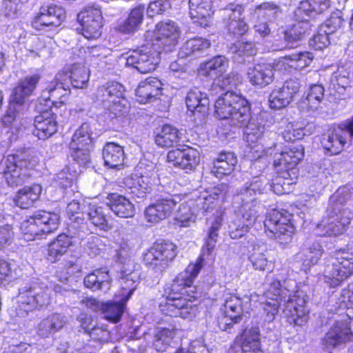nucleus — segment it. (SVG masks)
<instances>
[{"mask_svg": "<svg viewBox=\"0 0 353 353\" xmlns=\"http://www.w3.org/2000/svg\"><path fill=\"white\" fill-rule=\"evenodd\" d=\"M330 6V0H304L300 2L294 12V16L298 18L309 19L310 17L325 12Z\"/></svg>", "mask_w": 353, "mask_h": 353, "instance_id": "a19ab883", "label": "nucleus"}, {"mask_svg": "<svg viewBox=\"0 0 353 353\" xmlns=\"http://www.w3.org/2000/svg\"><path fill=\"white\" fill-rule=\"evenodd\" d=\"M330 44V39L328 33L324 27L322 26L318 33L314 34L312 39L310 41V46L314 50H322L328 46Z\"/></svg>", "mask_w": 353, "mask_h": 353, "instance_id": "774afa93", "label": "nucleus"}, {"mask_svg": "<svg viewBox=\"0 0 353 353\" xmlns=\"http://www.w3.org/2000/svg\"><path fill=\"white\" fill-rule=\"evenodd\" d=\"M353 199V187L345 185L339 188L330 197V208L327 217L316 226V234L319 236H339L348 228L353 218V212L342 205Z\"/></svg>", "mask_w": 353, "mask_h": 353, "instance_id": "20e7f679", "label": "nucleus"}, {"mask_svg": "<svg viewBox=\"0 0 353 353\" xmlns=\"http://www.w3.org/2000/svg\"><path fill=\"white\" fill-rule=\"evenodd\" d=\"M200 161L199 151L188 145L170 150L167 154V162L170 166L180 168L186 173L194 171Z\"/></svg>", "mask_w": 353, "mask_h": 353, "instance_id": "5701e85b", "label": "nucleus"}, {"mask_svg": "<svg viewBox=\"0 0 353 353\" xmlns=\"http://www.w3.org/2000/svg\"><path fill=\"white\" fill-rule=\"evenodd\" d=\"M69 92L68 74L65 71L59 72L43 90L40 103L43 101L47 108H50L57 103H63L65 97Z\"/></svg>", "mask_w": 353, "mask_h": 353, "instance_id": "4be33fe9", "label": "nucleus"}, {"mask_svg": "<svg viewBox=\"0 0 353 353\" xmlns=\"http://www.w3.org/2000/svg\"><path fill=\"white\" fill-rule=\"evenodd\" d=\"M264 227L267 234L280 244L289 243L294 233L291 215L276 209H272L267 213Z\"/></svg>", "mask_w": 353, "mask_h": 353, "instance_id": "ddd939ff", "label": "nucleus"}, {"mask_svg": "<svg viewBox=\"0 0 353 353\" xmlns=\"http://www.w3.org/2000/svg\"><path fill=\"white\" fill-rule=\"evenodd\" d=\"M153 177L154 173L139 166L132 174L124 178L123 183L131 194L141 198L150 192Z\"/></svg>", "mask_w": 353, "mask_h": 353, "instance_id": "393cba45", "label": "nucleus"}, {"mask_svg": "<svg viewBox=\"0 0 353 353\" xmlns=\"http://www.w3.org/2000/svg\"><path fill=\"white\" fill-rule=\"evenodd\" d=\"M273 66L270 63H258L250 67L247 71L249 82L255 87L265 88L274 79Z\"/></svg>", "mask_w": 353, "mask_h": 353, "instance_id": "72a5a7b5", "label": "nucleus"}, {"mask_svg": "<svg viewBox=\"0 0 353 353\" xmlns=\"http://www.w3.org/2000/svg\"><path fill=\"white\" fill-rule=\"evenodd\" d=\"M340 307L346 308V317L349 319L336 321L327 332L323 340L325 349L329 352L350 339L353 327V283L342 290L339 298Z\"/></svg>", "mask_w": 353, "mask_h": 353, "instance_id": "6e6552de", "label": "nucleus"}, {"mask_svg": "<svg viewBox=\"0 0 353 353\" xmlns=\"http://www.w3.org/2000/svg\"><path fill=\"white\" fill-rule=\"evenodd\" d=\"M353 274V248L335 250L327 260L323 280L330 288H336Z\"/></svg>", "mask_w": 353, "mask_h": 353, "instance_id": "1a4fd4ad", "label": "nucleus"}, {"mask_svg": "<svg viewBox=\"0 0 353 353\" xmlns=\"http://www.w3.org/2000/svg\"><path fill=\"white\" fill-rule=\"evenodd\" d=\"M241 82V77L238 74L230 73L214 77L213 86L219 87L221 89H230L236 87Z\"/></svg>", "mask_w": 353, "mask_h": 353, "instance_id": "338daca9", "label": "nucleus"}, {"mask_svg": "<svg viewBox=\"0 0 353 353\" xmlns=\"http://www.w3.org/2000/svg\"><path fill=\"white\" fill-rule=\"evenodd\" d=\"M51 300L50 290L40 285H26L21 288L18 296L17 314L24 316L29 312L48 305Z\"/></svg>", "mask_w": 353, "mask_h": 353, "instance_id": "4468645a", "label": "nucleus"}, {"mask_svg": "<svg viewBox=\"0 0 353 353\" xmlns=\"http://www.w3.org/2000/svg\"><path fill=\"white\" fill-rule=\"evenodd\" d=\"M185 103L188 110L194 114H205L208 110L209 99L205 93L198 89L191 90L188 93Z\"/></svg>", "mask_w": 353, "mask_h": 353, "instance_id": "a18cd8bd", "label": "nucleus"}, {"mask_svg": "<svg viewBox=\"0 0 353 353\" xmlns=\"http://www.w3.org/2000/svg\"><path fill=\"white\" fill-rule=\"evenodd\" d=\"M85 214L88 221L95 227L102 230L109 228L104 209L99 206L94 201L88 203Z\"/></svg>", "mask_w": 353, "mask_h": 353, "instance_id": "8fccbe9b", "label": "nucleus"}, {"mask_svg": "<svg viewBox=\"0 0 353 353\" xmlns=\"http://www.w3.org/2000/svg\"><path fill=\"white\" fill-rule=\"evenodd\" d=\"M323 253V250L319 243H314L309 246L303 254L297 256L302 261V270L307 272L312 265L316 264Z\"/></svg>", "mask_w": 353, "mask_h": 353, "instance_id": "680f3d73", "label": "nucleus"}, {"mask_svg": "<svg viewBox=\"0 0 353 353\" xmlns=\"http://www.w3.org/2000/svg\"><path fill=\"white\" fill-rule=\"evenodd\" d=\"M188 3L192 22L202 27L209 26L213 14L212 0H188Z\"/></svg>", "mask_w": 353, "mask_h": 353, "instance_id": "7c9ffc66", "label": "nucleus"}, {"mask_svg": "<svg viewBox=\"0 0 353 353\" xmlns=\"http://www.w3.org/2000/svg\"><path fill=\"white\" fill-rule=\"evenodd\" d=\"M200 214L192 194L186 196L175 213L174 220L180 227H189L196 222Z\"/></svg>", "mask_w": 353, "mask_h": 353, "instance_id": "473e14b6", "label": "nucleus"}, {"mask_svg": "<svg viewBox=\"0 0 353 353\" xmlns=\"http://www.w3.org/2000/svg\"><path fill=\"white\" fill-rule=\"evenodd\" d=\"M39 163V159L36 156L30 159H22L17 155L10 154L2 160L0 173L8 185L17 187L23 184L32 176Z\"/></svg>", "mask_w": 353, "mask_h": 353, "instance_id": "9d476101", "label": "nucleus"}, {"mask_svg": "<svg viewBox=\"0 0 353 353\" xmlns=\"http://www.w3.org/2000/svg\"><path fill=\"white\" fill-rule=\"evenodd\" d=\"M214 116L232 126L243 128L250 119V105L241 94L227 91L214 103Z\"/></svg>", "mask_w": 353, "mask_h": 353, "instance_id": "423d86ee", "label": "nucleus"}, {"mask_svg": "<svg viewBox=\"0 0 353 353\" xmlns=\"http://www.w3.org/2000/svg\"><path fill=\"white\" fill-rule=\"evenodd\" d=\"M265 113L260 114L259 117L254 118L250 116V121L243 127H245L244 140L250 148V152L252 150L254 152H259L262 147L256 143L261 139L265 132V125L262 124V120L265 118Z\"/></svg>", "mask_w": 353, "mask_h": 353, "instance_id": "2f4dec72", "label": "nucleus"}, {"mask_svg": "<svg viewBox=\"0 0 353 353\" xmlns=\"http://www.w3.org/2000/svg\"><path fill=\"white\" fill-rule=\"evenodd\" d=\"M65 17V10L61 7L51 5L41 8L39 12L33 18L32 25L35 30L52 37L57 32L58 27Z\"/></svg>", "mask_w": 353, "mask_h": 353, "instance_id": "aec40b11", "label": "nucleus"}, {"mask_svg": "<svg viewBox=\"0 0 353 353\" xmlns=\"http://www.w3.org/2000/svg\"><path fill=\"white\" fill-rule=\"evenodd\" d=\"M279 12V6L272 2L262 3L256 6L253 11L257 20H266L270 22L276 19Z\"/></svg>", "mask_w": 353, "mask_h": 353, "instance_id": "0e129e2a", "label": "nucleus"}, {"mask_svg": "<svg viewBox=\"0 0 353 353\" xmlns=\"http://www.w3.org/2000/svg\"><path fill=\"white\" fill-rule=\"evenodd\" d=\"M348 141L350 139L339 125L325 132L320 141L325 154L330 156L341 153Z\"/></svg>", "mask_w": 353, "mask_h": 353, "instance_id": "c756f323", "label": "nucleus"}, {"mask_svg": "<svg viewBox=\"0 0 353 353\" xmlns=\"http://www.w3.org/2000/svg\"><path fill=\"white\" fill-rule=\"evenodd\" d=\"M312 59L313 56L310 52H302L283 57L279 64L300 70L308 66Z\"/></svg>", "mask_w": 353, "mask_h": 353, "instance_id": "6e6d98bb", "label": "nucleus"}, {"mask_svg": "<svg viewBox=\"0 0 353 353\" xmlns=\"http://www.w3.org/2000/svg\"><path fill=\"white\" fill-rule=\"evenodd\" d=\"M73 244L72 237L65 234H61L52 241L48 248V258L49 261L54 263L65 254L70 246Z\"/></svg>", "mask_w": 353, "mask_h": 353, "instance_id": "79ce46f5", "label": "nucleus"}, {"mask_svg": "<svg viewBox=\"0 0 353 353\" xmlns=\"http://www.w3.org/2000/svg\"><path fill=\"white\" fill-rule=\"evenodd\" d=\"M181 139V132L175 127L166 124L157 131L154 141L161 148H170L177 143Z\"/></svg>", "mask_w": 353, "mask_h": 353, "instance_id": "37998d69", "label": "nucleus"}, {"mask_svg": "<svg viewBox=\"0 0 353 353\" xmlns=\"http://www.w3.org/2000/svg\"><path fill=\"white\" fill-rule=\"evenodd\" d=\"M237 163L235 154L231 152H223L219 154L213 162L212 173L217 178H222L230 174L234 170Z\"/></svg>", "mask_w": 353, "mask_h": 353, "instance_id": "58836bf2", "label": "nucleus"}, {"mask_svg": "<svg viewBox=\"0 0 353 353\" xmlns=\"http://www.w3.org/2000/svg\"><path fill=\"white\" fill-rule=\"evenodd\" d=\"M77 162L61 170L54 178L55 183L62 188H67L77 179L81 172L79 166H77Z\"/></svg>", "mask_w": 353, "mask_h": 353, "instance_id": "69168bd1", "label": "nucleus"}, {"mask_svg": "<svg viewBox=\"0 0 353 353\" xmlns=\"http://www.w3.org/2000/svg\"><path fill=\"white\" fill-rule=\"evenodd\" d=\"M303 151L301 144L294 143L274 159V165L278 172V176L270 187L276 194H288L292 191L297 179L296 166L303 158Z\"/></svg>", "mask_w": 353, "mask_h": 353, "instance_id": "39448f33", "label": "nucleus"}, {"mask_svg": "<svg viewBox=\"0 0 353 353\" xmlns=\"http://www.w3.org/2000/svg\"><path fill=\"white\" fill-rule=\"evenodd\" d=\"M218 236V231L209 229L208 239L203 247V254L194 263L189 264L183 272L177 275L171 284L168 296L163 298L159 303V310L163 314L188 319L196 316L197 306L194 302L200 292L192 284L202 268L203 256L212 254Z\"/></svg>", "mask_w": 353, "mask_h": 353, "instance_id": "f03ea898", "label": "nucleus"}, {"mask_svg": "<svg viewBox=\"0 0 353 353\" xmlns=\"http://www.w3.org/2000/svg\"><path fill=\"white\" fill-rule=\"evenodd\" d=\"M243 6L235 3L228 4L223 10V21L229 32L235 37L242 36L248 30V25L243 17Z\"/></svg>", "mask_w": 353, "mask_h": 353, "instance_id": "a878e982", "label": "nucleus"}, {"mask_svg": "<svg viewBox=\"0 0 353 353\" xmlns=\"http://www.w3.org/2000/svg\"><path fill=\"white\" fill-rule=\"evenodd\" d=\"M108 204L113 213L121 218H130L135 214V208L125 196L117 193L110 194Z\"/></svg>", "mask_w": 353, "mask_h": 353, "instance_id": "e433bc0d", "label": "nucleus"}, {"mask_svg": "<svg viewBox=\"0 0 353 353\" xmlns=\"http://www.w3.org/2000/svg\"><path fill=\"white\" fill-rule=\"evenodd\" d=\"M119 281L120 290L115 294V298L128 301L140 283V272L137 270H122Z\"/></svg>", "mask_w": 353, "mask_h": 353, "instance_id": "f704fd0d", "label": "nucleus"}, {"mask_svg": "<svg viewBox=\"0 0 353 353\" xmlns=\"http://www.w3.org/2000/svg\"><path fill=\"white\" fill-rule=\"evenodd\" d=\"M39 79L40 76L36 74L27 76L18 83L12 92L8 110L2 118L3 125L9 126L15 120L26 99L32 94Z\"/></svg>", "mask_w": 353, "mask_h": 353, "instance_id": "f8f14e48", "label": "nucleus"}, {"mask_svg": "<svg viewBox=\"0 0 353 353\" xmlns=\"http://www.w3.org/2000/svg\"><path fill=\"white\" fill-rule=\"evenodd\" d=\"M340 307L346 308V317L349 319L336 321L327 332L323 340L325 349L329 352L350 339L353 327V283L342 290L339 298Z\"/></svg>", "mask_w": 353, "mask_h": 353, "instance_id": "0eeeda50", "label": "nucleus"}, {"mask_svg": "<svg viewBox=\"0 0 353 353\" xmlns=\"http://www.w3.org/2000/svg\"><path fill=\"white\" fill-rule=\"evenodd\" d=\"M114 299L115 300L104 303L101 313L105 319L111 323H117L120 321L128 301H124L121 298L114 297Z\"/></svg>", "mask_w": 353, "mask_h": 353, "instance_id": "49530a36", "label": "nucleus"}, {"mask_svg": "<svg viewBox=\"0 0 353 353\" xmlns=\"http://www.w3.org/2000/svg\"><path fill=\"white\" fill-rule=\"evenodd\" d=\"M180 34L178 25L168 20L157 23L154 30L148 31L145 38L161 53V50L170 51L178 43Z\"/></svg>", "mask_w": 353, "mask_h": 353, "instance_id": "2eb2a0df", "label": "nucleus"}, {"mask_svg": "<svg viewBox=\"0 0 353 353\" xmlns=\"http://www.w3.org/2000/svg\"><path fill=\"white\" fill-rule=\"evenodd\" d=\"M124 87L117 83H108L107 87L98 89V99L103 103L114 116L123 115L127 112L129 103L124 97Z\"/></svg>", "mask_w": 353, "mask_h": 353, "instance_id": "6ab92c4d", "label": "nucleus"}, {"mask_svg": "<svg viewBox=\"0 0 353 353\" xmlns=\"http://www.w3.org/2000/svg\"><path fill=\"white\" fill-rule=\"evenodd\" d=\"M248 259L253 268L259 271H264L270 263L265 246L258 243L254 244Z\"/></svg>", "mask_w": 353, "mask_h": 353, "instance_id": "e2e57ef3", "label": "nucleus"}, {"mask_svg": "<svg viewBox=\"0 0 353 353\" xmlns=\"http://www.w3.org/2000/svg\"><path fill=\"white\" fill-rule=\"evenodd\" d=\"M242 353H263L260 348L259 330L251 327L245 330L242 335Z\"/></svg>", "mask_w": 353, "mask_h": 353, "instance_id": "5fc2aeb1", "label": "nucleus"}, {"mask_svg": "<svg viewBox=\"0 0 353 353\" xmlns=\"http://www.w3.org/2000/svg\"><path fill=\"white\" fill-rule=\"evenodd\" d=\"M83 283L86 288L93 291L101 290L107 293L110 289L112 279L108 271L96 270L84 278Z\"/></svg>", "mask_w": 353, "mask_h": 353, "instance_id": "ea45409f", "label": "nucleus"}, {"mask_svg": "<svg viewBox=\"0 0 353 353\" xmlns=\"http://www.w3.org/2000/svg\"><path fill=\"white\" fill-rule=\"evenodd\" d=\"M33 134L39 139H46L53 135L57 130V122L54 115L48 110L43 111L34 119Z\"/></svg>", "mask_w": 353, "mask_h": 353, "instance_id": "c9c22d12", "label": "nucleus"}, {"mask_svg": "<svg viewBox=\"0 0 353 353\" xmlns=\"http://www.w3.org/2000/svg\"><path fill=\"white\" fill-rule=\"evenodd\" d=\"M313 123H307L305 126L299 123H289L283 133V138L287 141L301 139L305 135H310L314 132Z\"/></svg>", "mask_w": 353, "mask_h": 353, "instance_id": "3c124183", "label": "nucleus"}, {"mask_svg": "<svg viewBox=\"0 0 353 353\" xmlns=\"http://www.w3.org/2000/svg\"><path fill=\"white\" fill-rule=\"evenodd\" d=\"M83 36L87 39H96L101 35L103 17L101 8L94 5L85 7L77 15Z\"/></svg>", "mask_w": 353, "mask_h": 353, "instance_id": "412c9836", "label": "nucleus"}, {"mask_svg": "<svg viewBox=\"0 0 353 353\" xmlns=\"http://www.w3.org/2000/svg\"><path fill=\"white\" fill-rule=\"evenodd\" d=\"M41 191L42 188L39 184L26 186L17 192L14 199V203L21 208H28L39 199Z\"/></svg>", "mask_w": 353, "mask_h": 353, "instance_id": "c03bdc74", "label": "nucleus"}, {"mask_svg": "<svg viewBox=\"0 0 353 353\" xmlns=\"http://www.w3.org/2000/svg\"><path fill=\"white\" fill-rule=\"evenodd\" d=\"M103 159L105 166L112 169L122 168L125 159L123 148L114 142L107 143L103 149Z\"/></svg>", "mask_w": 353, "mask_h": 353, "instance_id": "4c0bfd02", "label": "nucleus"}, {"mask_svg": "<svg viewBox=\"0 0 353 353\" xmlns=\"http://www.w3.org/2000/svg\"><path fill=\"white\" fill-rule=\"evenodd\" d=\"M176 203L177 201L175 199H167L150 205L144 210L145 222L152 225L165 219L171 215Z\"/></svg>", "mask_w": 353, "mask_h": 353, "instance_id": "c85d7f7f", "label": "nucleus"}, {"mask_svg": "<svg viewBox=\"0 0 353 353\" xmlns=\"http://www.w3.org/2000/svg\"><path fill=\"white\" fill-rule=\"evenodd\" d=\"M228 66V61L223 56H217L201 65V72L210 77H219L224 74Z\"/></svg>", "mask_w": 353, "mask_h": 353, "instance_id": "13d9d810", "label": "nucleus"}, {"mask_svg": "<svg viewBox=\"0 0 353 353\" xmlns=\"http://www.w3.org/2000/svg\"><path fill=\"white\" fill-rule=\"evenodd\" d=\"M324 97V88L321 85H313L310 87L305 97L300 102V108L303 110L316 111L321 105Z\"/></svg>", "mask_w": 353, "mask_h": 353, "instance_id": "09e8293b", "label": "nucleus"}, {"mask_svg": "<svg viewBox=\"0 0 353 353\" xmlns=\"http://www.w3.org/2000/svg\"><path fill=\"white\" fill-rule=\"evenodd\" d=\"M65 323V317L60 314H53L44 319L39 324L37 334L42 337H48L61 329Z\"/></svg>", "mask_w": 353, "mask_h": 353, "instance_id": "de8ad7c7", "label": "nucleus"}, {"mask_svg": "<svg viewBox=\"0 0 353 353\" xmlns=\"http://www.w3.org/2000/svg\"><path fill=\"white\" fill-rule=\"evenodd\" d=\"M162 83L155 77H150L139 83L137 90V99L140 103H146L155 99L169 102V97L163 94Z\"/></svg>", "mask_w": 353, "mask_h": 353, "instance_id": "cd10ccee", "label": "nucleus"}, {"mask_svg": "<svg viewBox=\"0 0 353 353\" xmlns=\"http://www.w3.org/2000/svg\"><path fill=\"white\" fill-rule=\"evenodd\" d=\"M176 255V246L170 241L156 242L143 254L144 263L157 272L163 271Z\"/></svg>", "mask_w": 353, "mask_h": 353, "instance_id": "f3484780", "label": "nucleus"}, {"mask_svg": "<svg viewBox=\"0 0 353 353\" xmlns=\"http://www.w3.org/2000/svg\"><path fill=\"white\" fill-rule=\"evenodd\" d=\"M225 184H221L208 190H197L192 192V197L199 208L200 213L212 212L221 204V199L227 190Z\"/></svg>", "mask_w": 353, "mask_h": 353, "instance_id": "b1692460", "label": "nucleus"}, {"mask_svg": "<svg viewBox=\"0 0 353 353\" xmlns=\"http://www.w3.org/2000/svg\"><path fill=\"white\" fill-rule=\"evenodd\" d=\"M68 82L70 81L74 88H83L88 84L89 72L88 69L81 64L72 65L68 72Z\"/></svg>", "mask_w": 353, "mask_h": 353, "instance_id": "bf43d9fd", "label": "nucleus"}, {"mask_svg": "<svg viewBox=\"0 0 353 353\" xmlns=\"http://www.w3.org/2000/svg\"><path fill=\"white\" fill-rule=\"evenodd\" d=\"M179 330L171 328H157L154 332L153 345L158 352H164L176 336Z\"/></svg>", "mask_w": 353, "mask_h": 353, "instance_id": "864d4df0", "label": "nucleus"}, {"mask_svg": "<svg viewBox=\"0 0 353 353\" xmlns=\"http://www.w3.org/2000/svg\"><path fill=\"white\" fill-rule=\"evenodd\" d=\"M59 225L58 214L41 211L24 220L20 227L23 239L27 241L41 239L55 231Z\"/></svg>", "mask_w": 353, "mask_h": 353, "instance_id": "9b49d317", "label": "nucleus"}, {"mask_svg": "<svg viewBox=\"0 0 353 353\" xmlns=\"http://www.w3.org/2000/svg\"><path fill=\"white\" fill-rule=\"evenodd\" d=\"M91 128L88 123H83L74 132L69 145L70 154L80 165L90 161V152L93 146Z\"/></svg>", "mask_w": 353, "mask_h": 353, "instance_id": "a211bd4d", "label": "nucleus"}, {"mask_svg": "<svg viewBox=\"0 0 353 353\" xmlns=\"http://www.w3.org/2000/svg\"><path fill=\"white\" fill-rule=\"evenodd\" d=\"M210 46V41L204 38L195 37L188 40L181 47L179 56L185 58L189 56H196L207 50Z\"/></svg>", "mask_w": 353, "mask_h": 353, "instance_id": "603ef678", "label": "nucleus"}, {"mask_svg": "<svg viewBox=\"0 0 353 353\" xmlns=\"http://www.w3.org/2000/svg\"><path fill=\"white\" fill-rule=\"evenodd\" d=\"M297 22L290 28L285 31V40L288 43L301 40L309 30L310 25L308 19L298 18L295 16Z\"/></svg>", "mask_w": 353, "mask_h": 353, "instance_id": "052dcab7", "label": "nucleus"}, {"mask_svg": "<svg viewBox=\"0 0 353 353\" xmlns=\"http://www.w3.org/2000/svg\"><path fill=\"white\" fill-rule=\"evenodd\" d=\"M299 83L293 79L286 81L282 87H276L269 96V105L279 110L288 105L298 93Z\"/></svg>", "mask_w": 353, "mask_h": 353, "instance_id": "bb28decb", "label": "nucleus"}, {"mask_svg": "<svg viewBox=\"0 0 353 353\" xmlns=\"http://www.w3.org/2000/svg\"><path fill=\"white\" fill-rule=\"evenodd\" d=\"M268 185V180L265 177L255 176L237 191L234 195L235 203L239 204L236 212V219L229 225L232 239L241 238L254 225L258 217L257 196L264 192Z\"/></svg>", "mask_w": 353, "mask_h": 353, "instance_id": "7ed1b4c3", "label": "nucleus"}, {"mask_svg": "<svg viewBox=\"0 0 353 353\" xmlns=\"http://www.w3.org/2000/svg\"><path fill=\"white\" fill-rule=\"evenodd\" d=\"M144 6H139L131 10L128 17L119 25V30L123 33L134 32L142 23Z\"/></svg>", "mask_w": 353, "mask_h": 353, "instance_id": "4d7b16f0", "label": "nucleus"}, {"mask_svg": "<svg viewBox=\"0 0 353 353\" xmlns=\"http://www.w3.org/2000/svg\"><path fill=\"white\" fill-rule=\"evenodd\" d=\"M123 54L126 64L145 74L154 71L160 61V52L150 42Z\"/></svg>", "mask_w": 353, "mask_h": 353, "instance_id": "dca6fc26", "label": "nucleus"}, {"mask_svg": "<svg viewBox=\"0 0 353 353\" xmlns=\"http://www.w3.org/2000/svg\"><path fill=\"white\" fill-rule=\"evenodd\" d=\"M257 301H261L264 305L265 320L268 322L274 319L283 303L285 305L283 312L290 323L303 325L308 320L309 312L305 307V299L298 292L292 294L290 290L281 288L279 281L274 280L270 283L264 296L261 298L256 294L245 295L241 298L236 294L226 296L225 303L221 308L223 316L219 321L220 327L226 330L233 324L240 322L243 316L249 313L252 306Z\"/></svg>", "mask_w": 353, "mask_h": 353, "instance_id": "f257e3e1", "label": "nucleus"}]
</instances>
